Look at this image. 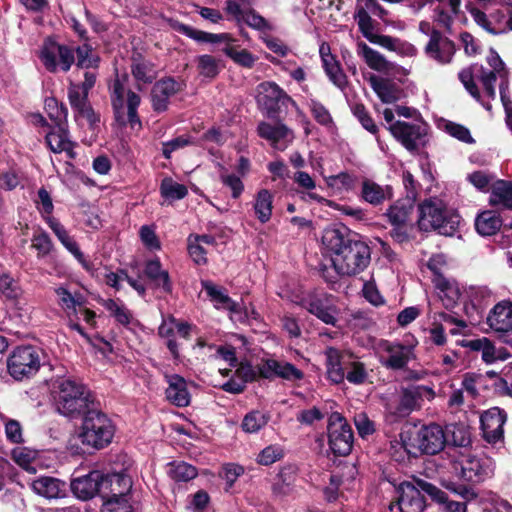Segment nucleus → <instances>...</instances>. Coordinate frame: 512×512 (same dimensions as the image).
I'll list each match as a JSON object with an SVG mask.
<instances>
[{
  "label": "nucleus",
  "mask_w": 512,
  "mask_h": 512,
  "mask_svg": "<svg viewBox=\"0 0 512 512\" xmlns=\"http://www.w3.org/2000/svg\"><path fill=\"white\" fill-rule=\"evenodd\" d=\"M487 62L492 68L491 71H488L482 65L475 64L467 69L462 70L459 73V79L469 94L478 102H480L487 110H490V104L481 98L475 83H481L485 92V96L488 99L493 100L496 97L495 82L497 77L500 78V98L502 104L507 106L509 93L508 70L506 69L504 62L498 53L493 49H490L489 51Z\"/></svg>",
  "instance_id": "1"
},
{
  "label": "nucleus",
  "mask_w": 512,
  "mask_h": 512,
  "mask_svg": "<svg viewBox=\"0 0 512 512\" xmlns=\"http://www.w3.org/2000/svg\"><path fill=\"white\" fill-rule=\"evenodd\" d=\"M322 242L331 252L332 264L341 275H356L370 263L369 246L358 239H345L339 230L326 229Z\"/></svg>",
  "instance_id": "2"
},
{
  "label": "nucleus",
  "mask_w": 512,
  "mask_h": 512,
  "mask_svg": "<svg viewBox=\"0 0 512 512\" xmlns=\"http://www.w3.org/2000/svg\"><path fill=\"white\" fill-rule=\"evenodd\" d=\"M398 499L396 503L390 504L391 512H422L425 506L423 493H426L432 500L445 505L446 512H466L464 502L449 501L444 491L433 484L421 479H414L412 482H402L397 490Z\"/></svg>",
  "instance_id": "3"
},
{
  "label": "nucleus",
  "mask_w": 512,
  "mask_h": 512,
  "mask_svg": "<svg viewBox=\"0 0 512 512\" xmlns=\"http://www.w3.org/2000/svg\"><path fill=\"white\" fill-rule=\"evenodd\" d=\"M52 395L57 411L74 417L86 413L94 405L90 390L72 377H58L53 382Z\"/></svg>",
  "instance_id": "4"
},
{
  "label": "nucleus",
  "mask_w": 512,
  "mask_h": 512,
  "mask_svg": "<svg viewBox=\"0 0 512 512\" xmlns=\"http://www.w3.org/2000/svg\"><path fill=\"white\" fill-rule=\"evenodd\" d=\"M400 440L401 447L409 455H434L444 448L446 436L440 425L432 423L401 432Z\"/></svg>",
  "instance_id": "5"
},
{
  "label": "nucleus",
  "mask_w": 512,
  "mask_h": 512,
  "mask_svg": "<svg viewBox=\"0 0 512 512\" xmlns=\"http://www.w3.org/2000/svg\"><path fill=\"white\" fill-rule=\"evenodd\" d=\"M459 224L460 215L439 199L426 200L419 207L418 226L421 230H436L439 234L452 236Z\"/></svg>",
  "instance_id": "6"
},
{
  "label": "nucleus",
  "mask_w": 512,
  "mask_h": 512,
  "mask_svg": "<svg viewBox=\"0 0 512 512\" xmlns=\"http://www.w3.org/2000/svg\"><path fill=\"white\" fill-rule=\"evenodd\" d=\"M128 76L117 75L110 85L111 102L118 123L125 125L129 123L131 128L141 127L137 109L141 98L138 94L127 88Z\"/></svg>",
  "instance_id": "7"
},
{
  "label": "nucleus",
  "mask_w": 512,
  "mask_h": 512,
  "mask_svg": "<svg viewBox=\"0 0 512 512\" xmlns=\"http://www.w3.org/2000/svg\"><path fill=\"white\" fill-rule=\"evenodd\" d=\"M114 432L112 421L92 407L85 413L78 437L84 445L101 449L111 443Z\"/></svg>",
  "instance_id": "8"
},
{
  "label": "nucleus",
  "mask_w": 512,
  "mask_h": 512,
  "mask_svg": "<svg viewBox=\"0 0 512 512\" xmlns=\"http://www.w3.org/2000/svg\"><path fill=\"white\" fill-rule=\"evenodd\" d=\"M417 344L418 341L413 336L407 337L403 342L381 339L375 343L374 352L384 367L401 370L416 359Z\"/></svg>",
  "instance_id": "9"
},
{
  "label": "nucleus",
  "mask_w": 512,
  "mask_h": 512,
  "mask_svg": "<svg viewBox=\"0 0 512 512\" xmlns=\"http://www.w3.org/2000/svg\"><path fill=\"white\" fill-rule=\"evenodd\" d=\"M455 474L465 482L478 484L493 476L495 463L484 453L460 452L453 464Z\"/></svg>",
  "instance_id": "10"
},
{
  "label": "nucleus",
  "mask_w": 512,
  "mask_h": 512,
  "mask_svg": "<svg viewBox=\"0 0 512 512\" xmlns=\"http://www.w3.org/2000/svg\"><path fill=\"white\" fill-rule=\"evenodd\" d=\"M295 303L305 308L318 319L329 325H335L337 309L334 298L324 292H308L292 299Z\"/></svg>",
  "instance_id": "11"
},
{
  "label": "nucleus",
  "mask_w": 512,
  "mask_h": 512,
  "mask_svg": "<svg viewBox=\"0 0 512 512\" xmlns=\"http://www.w3.org/2000/svg\"><path fill=\"white\" fill-rule=\"evenodd\" d=\"M327 434L329 447L335 455L346 456L351 452L353 432L340 413L334 412L329 416Z\"/></svg>",
  "instance_id": "12"
},
{
  "label": "nucleus",
  "mask_w": 512,
  "mask_h": 512,
  "mask_svg": "<svg viewBox=\"0 0 512 512\" xmlns=\"http://www.w3.org/2000/svg\"><path fill=\"white\" fill-rule=\"evenodd\" d=\"M0 293L10 317L20 320L28 317L30 312L28 301L15 279L7 274L0 276Z\"/></svg>",
  "instance_id": "13"
},
{
  "label": "nucleus",
  "mask_w": 512,
  "mask_h": 512,
  "mask_svg": "<svg viewBox=\"0 0 512 512\" xmlns=\"http://www.w3.org/2000/svg\"><path fill=\"white\" fill-rule=\"evenodd\" d=\"M40 364L39 351L32 346L16 348L7 362L8 371L16 380H22L35 374L40 368Z\"/></svg>",
  "instance_id": "14"
},
{
  "label": "nucleus",
  "mask_w": 512,
  "mask_h": 512,
  "mask_svg": "<svg viewBox=\"0 0 512 512\" xmlns=\"http://www.w3.org/2000/svg\"><path fill=\"white\" fill-rule=\"evenodd\" d=\"M39 58L44 67L50 72L62 70L67 72L75 61L73 49L60 45L47 38L39 52Z\"/></svg>",
  "instance_id": "15"
},
{
  "label": "nucleus",
  "mask_w": 512,
  "mask_h": 512,
  "mask_svg": "<svg viewBox=\"0 0 512 512\" xmlns=\"http://www.w3.org/2000/svg\"><path fill=\"white\" fill-rule=\"evenodd\" d=\"M413 210V200L407 197L396 201L385 213L388 221L394 227L392 236L398 242H402L407 238L406 227L410 222Z\"/></svg>",
  "instance_id": "16"
},
{
  "label": "nucleus",
  "mask_w": 512,
  "mask_h": 512,
  "mask_svg": "<svg viewBox=\"0 0 512 512\" xmlns=\"http://www.w3.org/2000/svg\"><path fill=\"white\" fill-rule=\"evenodd\" d=\"M257 103L267 112H274L294 101L274 82H263L257 87Z\"/></svg>",
  "instance_id": "17"
},
{
  "label": "nucleus",
  "mask_w": 512,
  "mask_h": 512,
  "mask_svg": "<svg viewBox=\"0 0 512 512\" xmlns=\"http://www.w3.org/2000/svg\"><path fill=\"white\" fill-rule=\"evenodd\" d=\"M388 130L409 151L416 150L426 135L425 125L403 121H396L388 126Z\"/></svg>",
  "instance_id": "18"
},
{
  "label": "nucleus",
  "mask_w": 512,
  "mask_h": 512,
  "mask_svg": "<svg viewBox=\"0 0 512 512\" xmlns=\"http://www.w3.org/2000/svg\"><path fill=\"white\" fill-rule=\"evenodd\" d=\"M132 488V480L125 473L102 474L101 498L103 501L110 498L127 499Z\"/></svg>",
  "instance_id": "19"
},
{
  "label": "nucleus",
  "mask_w": 512,
  "mask_h": 512,
  "mask_svg": "<svg viewBox=\"0 0 512 512\" xmlns=\"http://www.w3.org/2000/svg\"><path fill=\"white\" fill-rule=\"evenodd\" d=\"M46 223L54 232L60 243L74 256L85 271H93L92 262L88 261L76 240L69 235L65 227L54 217H47Z\"/></svg>",
  "instance_id": "20"
},
{
  "label": "nucleus",
  "mask_w": 512,
  "mask_h": 512,
  "mask_svg": "<svg viewBox=\"0 0 512 512\" xmlns=\"http://www.w3.org/2000/svg\"><path fill=\"white\" fill-rule=\"evenodd\" d=\"M505 421L506 414L498 407L490 408L481 415V429L487 442L495 443L503 437Z\"/></svg>",
  "instance_id": "21"
},
{
  "label": "nucleus",
  "mask_w": 512,
  "mask_h": 512,
  "mask_svg": "<svg viewBox=\"0 0 512 512\" xmlns=\"http://www.w3.org/2000/svg\"><path fill=\"white\" fill-rule=\"evenodd\" d=\"M424 50L428 58L440 64L449 63L455 53L453 42L444 37L440 32L432 34Z\"/></svg>",
  "instance_id": "22"
},
{
  "label": "nucleus",
  "mask_w": 512,
  "mask_h": 512,
  "mask_svg": "<svg viewBox=\"0 0 512 512\" xmlns=\"http://www.w3.org/2000/svg\"><path fill=\"white\" fill-rule=\"evenodd\" d=\"M258 134L270 142L276 150L283 151L293 141V132L284 124L272 125L262 122L258 125Z\"/></svg>",
  "instance_id": "23"
},
{
  "label": "nucleus",
  "mask_w": 512,
  "mask_h": 512,
  "mask_svg": "<svg viewBox=\"0 0 512 512\" xmlns=\"http://www.w3.org/2000/svg\"><path fill=\"white\" fill-rule=\"evenodd\" d=\"M434 395L431 388L418 385L406 388L400 397L397 407V416L404 417L418 409L424 397L432 398Z\"/></svg>",
  "instance_id": "24"
},
{
  "label": "nucleus",
  "mask_w": 512,
  "mask_h": 512,
  "mask_svg": "<svg viewBox=\"0 0 512 512\" xmlns=\"http://www.w3.org/2000/svg\"><path fill=\"white\" fill-rule=\"evenodd\" d=\"M165 381L167 383L166 399L177 407L188 406L191 402V394L186 380L178 374H166Z\"/></svg>",
  "instance_id": "25"
},
{
  "label": "nucleus",
  "mask_w": 512,
  "mask_h": 512,
  "mask_svg": "<svg viewBox=\"0 0 512 512\" xmlns=\"http://www.w3.org/2000/svg\"><path fill=\"white\" fill-rule=\"evenodd\" d=\"M101 480L102 473L100 471H91L87 475L73 479L71 489L75 496L82 500L91 499L95 495L101 497Z\"/></svg>",
  "instance_id": "26"
},
{
  "label": "nucleus",
  "mask_w": 512,
  "mask_h": 512,
  "mask_svg": "<svg viewBox=\"0 0 512 512\" xmlns=\"http://www.w3.org/2000/svg\"><path fill=\"white\" fill-rule=\"evenodd\" d=\"M356 474L355 466H345L341 475H331L330 483L325 488V495L329 501L335 500L339 494L343 492L354 490L356 488Z\"/></svg>",
  "instance_id": "27"
},
{
  "label": "nucleus",
  "mask_w": 512,
  "mask_h": 512,
  "mask_svg": "<svg viewBox=\"0 0 512 512\" xmlns=\"http://www.w3.org/2000/svg\"><path fill=\"white\" fill-rule=\"evenodd\" d=\"M469 13L473 20L484 30L491 34H503L507 32V14L503 10H497L489 17L476 7H470Z\"/></svg>",
  "instance_id": "28"
},
{
  "label": "nucleus",
  "mask_w": 512,
  "mask_h": 512,
  "mask_svg": "<svg viewBox=\"0 0 512 512\" xmlns=\"http://www.w3.org/2000/svg\"><path fill=\"white\" fill-rule=\"evenodd\" d=\"M88 93L83 90L79 84H70L68 89V98L70 105L76 112V116L85 119L90 125L99 121L87 101Z\"/></svg>",
  "instance_id": "29"
},
{
  "label": "nucleus",
  "mask_w": 512,
  "mask_h": 512,
  "mask_svg": "<svg viewBox=\"0 0 512 512\" xmlns=\"http://www.w3.org/2000/svg\"><path fill=\"white\" fill-rule=\"evenodd\" d=\"M487 325L496 332L512 331V301L502 300L489 311Z\"/></svg>",
  "instance_id": "30"
},
{
  "label": "nucleus",
  "mask_w": 512,
  "mask_h": 512,
  "mask_svg": "<svg viewBox=\"0 0 512 512\" xmlns=\"http://www.w3.org/2000/svg\"><path fill=\"white\" fill-rule=\"evenodd\" d=\"M259 373L264 378L279 376L290 381L300 380L303 377L302 371L297 369L294 365L273 359L267 360L263 363L259 368Z\"/></svg>",
  "instance_id": "31"
},
{
  "label": "nucleus",
  "mask_w": 512,
  "mask_h": 512,
  "mask_svg": "<svg viewBox=\"0 0 512 512\" xmlns=\"http://www.w3.org/2000/svg\"><path fill=\"white\" fill-rule=\"evenodd\" d=\"M55 293L58 297V304L65 311L67 317L69 318L70 328L77 331L78 333H80L83 337L87 338V335L84 333L80 324L77 322H73V314H75L77 308L83 302L82 296L81 295H73L65 287L57 288L55 290Z\"/></svg>",
  "instance_id": "32"
},
{
  "label": "nucleus",
  "mask_w": 512,
  "mask_h": 512,
  "mask_svg": "<svg viewBox=\"0 0 512 512\" xmlns=\"http://www.w3.org/2000/svg\"><path fill=\"white\" fill-rule=\"evenodd\" d=\"M369 82L372 89L383 103H394L402 96V89L399 84L390 79L371 75Z\"/></svg>",
  "instance_id": "33"
},
{
  "label": "nucleus",
  "mask_w": 512,
  "mask_h": 512,
  "mask_svg": "<svg viewBox=\"0 0 512 512\" xmlns=\"http://www.w3.org/2000/svg\"><path fill=\"white\" fill-rule=\"evenodd\" d=\"M46 143L54 153L65 152L69 158H74V143L69 139L68 131L62 124H57L46 135Z\"/></svg>",
  "instance_id": "34"
},
{
  "label": "nucleus",
  "mask_w": 512,
  "mask_h": 512,
  "mask_svg": "<svg viewBox=\"0 0 512 512\" xmlns=\"http://www.w3.org/2000/svg\"><path fill=\"white\" fill-rule=\"evenodd\" d=\"M180 85L173 78H165L156 82L152 89V103L157 111H164L167 108L169 98L176 94Z\"/></svg>",
  "instance_id": "35"
},
{
  "label": "nucleus",
  "mask_w": 512,
  "mask_h": 512,
  "mask_svg": "<svg viewBox=\"0 0 512 512\" xmlns=\"http://www.w3.org/2000/svg\"><path fill=\"white\" fill-rule=\"evenodd\" d=\"M32 490L47 499L61 498L66 493V483L49 476L39 477L32 481Z\"/></svg>",
  "instance_id": "36"
},
{
  "label": "nucleus",
  "mask_w": 512,
  "mask_h": 512,
  "mask_svg": "<svg viewBox=\"0 0 512 512\" xmlns=\"http://www.w3.org/2000/svg\"><path fill=\"white\" fill-rule=\"evenodd\" d=\"M325 357L328 378L335 384L343 382L346 371L344 362H348V356L341 355L337 349L329 347L325 351Z\"/></svg>",
  "instance_id": "37"
},
{
  "label": "nucleus",
  "mask_w": 512,
  "mask_h": 512,
  "mask_svg": "<svg viewBox=\"0 0 512 512\" xmlns=\"http://www.w3.org/2000/svg\"><path fill=\"white\" fill-rule=\"evenodd\" d=\"M131 61V73L138 85L151 83L157 77L156 68L150 60L135 54Z\"/></svg>",
  "instance_id": "38"
},
{
  "label": "nucleus",
  "mask_w": 512,
  "mask_h": 512,
  "mask_svg": "<svg viewBox=\"0 0 512 512\" xmlns=\"http://www.w3.org/2000/svg\"><path fill=\"white\" fill-rule=\"evenodd\" d=\"M12 458L17 465L29 473H36L43 466L40 453L28 447H16L12 450Z\"/></svg>",
  "instance_id": "39"
},
{
  "label": "nucleus",
  "mask_w": 512,
  "mask_h": 512,
  "mask_svg": "<svg viewBox=\"0 0 512 512\" xmlns=\"http://www.w3.org/2000/svg\"><path fill=\"white\" fill-rule=\"evenodd\" d=\"M357 53L372 70L388 73L392 69V64L387 61L382 54L372 49L364 42L357 44Z\"/></svg>",
  "instance_id": "40"
},
{
  "label": "nucleus",
  "mask_w": 512,
  "mask_h": 512,
  "mask_svg": "<svg viewBox=\"0 0 512 512\" xmlns=\"http://www.w3.org/2000/svg\"><path fill=\"white\" fill-rule=\"evenodd\" d=\"M297 480V468L293 465L283 467L274 478L272 491L275 495L285 496L293 491Z\"/></svg>",
  "instance_id": "41"
},
{
  "label": "nucleus",
  "mask_w": 512,
  "mask_h": 512,
  "mask_svg": "<svg viewBox=\"0 0 512 512\" xmlns=\"http://www.w3.org/2000/svg\"><path fill=\"white\" fill-rule=\"evenodd\" d=\"M462 346L481 353L482 360L487 364H492L501 358L500 352L495 348L492 341L486 337L466 340Z\"/></svg>",
  "instance_id": "42"
},
{
  "label": "nucleus",
  "mask_w": 512,
  "mask_h": 512,
  "mask_svg": "<svg viewBox=\"0 0 512 512\" xmlns=\"http://www.w3.org/2000/svg\"><path fill=\"white\" fill-rule=\"evenodd\" d=\"M202 287L217 309H226L232 313L238 312V304H236L222 288L214 285L210 281H202Z\"/></svg>",
  "instance_id": "43"
},
{
  "label": "nucleus",
  "mask_w": 512,
  "mask_h": 512,
  "mask_svg": "<svg viewBox=\"0 0 512 512\" xmlns=\"http://www.w3.org/2000/svg\"><path fill=\"white\" fill-rule=\"evenodd\" d=\"M491 205L512 209V182L497 180L492 184L489 198Z\"/></svg>",
  "instance_id": "44"
},
{
  "label": "nucleus",
  "mask_w": 512,
  "mask_h": 512,
  "mask_svg": "<svg viewBox=\"0 0 512 512\" xmlns=\"http://www.w3.org/2000/svg\"><path fill=\"white\" fill-rule=\"evenodd\" d=\"M437 289L439 290V298L446 308L454 307L457 301L463 297L459 284L453 280L439 279Z\"/></svg>",
  "instance_id": "45"
},
{
  "label": "nucleus",
  "mask_w": 512,
  "mask_h": 512,
  "mask_svg": "<svg viewBox=\"0 0 512 512\" xmlns=\"http://www.w3.org/2000/svg\"><path fill=\"white\" fill-rule=\"evenodd\" d=\"M254 212L261 223H266L271 219L273 210V194L267 189H261L257 192L253 204Z\"/></svg>",
  "instance_id": "46"
},
{
  "label": "nucleus",
  "mask_w": 512,
  "mask_h": 512,
  "mask_svg": "<svg viewBox=\"0 0 512 512\" xmlns=\"http://www.w3.org/2000/svg\"><path fill=\"white\" fill-rule=\"evenodd\" d=\"M145 275L153 281L154 285L161 288L164 292L170 293L172 285L169 279V274L163 270L159 260H151L147 262L145 267Z\"/></svg>",
  "instance_id": "47"
},
{
  "label": "nucleus",
  "mask_w": 512,
  "mask_h": 512,
  "mask_svg": "<svg viewBox=\"0 0 512 512\" xmlns=\"http://www.w3.org/2000/svg\"><path fill=\"white\" fill-rule=\"evenodd\" d=\"M502 226L500 216L494 211H483L475 220V227L479 234L491 236L495 234Z\"/></svg>",
  "instance_id": "48"
},
{
  "label": "nucleus",
  "mask_w": 512,
  "mask_h": 512,
  "mask_svg": "<svg viewBox=\"0 0 512 512\" xmlns=\"http://www.w3.org/2000/svg\"><path fill=\"white\" fill-rule=\"evenodd\" d=\"M438 7L435 9V19L445 28H449L460 10L461 0H437Z\"/></svg>",
  "instance_id": "49"
},
{
  "label": "nucleus",
  "mask_w": 512,
  "mask_h": 512,
  "mask_svg": "<svg viewBox=\"0 0 512 512\" xmlns=\"http://www.w3.org/2000/svg\"><path fill=\"white\" fill-rule=\"evenodd\" d=\"M463 299L475 309H482L493 299V292L486 286H470L463 291Z\"/></svg>",
  "instance_id": "50"
},
{
  "label": "nucleus",
  "mask_w": 512,
  "mask_h": 512,
  "mask_svg": "<svg viewBox=\"0 0 512 512\" xmlns=\"http://www.w3.org/2000/svg\"><path fill=\"white\" fill-rule=\"evenodd\" d=\"M362 197L368 203L378 205L391 197V191L388 186L382 187L373 181L365 180L362 184Z\"/></svg>",
  "instance_id": "51"
},
{
  "label": "nucleus",
  "mask_w": 512,
  "mask_h": 512,
  "mask_svg": "<svg viewBox=\"0 0 512 512\" xmlns=\"http://www.w3.org/2000/svg\"><path fill=\"white\" fill-rule=\"evenodd\" d=\"M93 271H87L91 277L95 278L99 282H103L115 289H120L121 283L124 281L125 272L114 273L110 271L107 267H95L92 263Z\"/></svg>",
  "instance_id": "52"
},
{
  "label": "nucleus",
  "mask_w": 512,
  "mask_h": 512,
  "mask_svg": "<svg viewBox=\"0 0 512 512\" xmlns=\"http://www.w3.org/2000/svg\"><path fill=\"white\" fill-rule=\"evenodd\" d=\"M269 421V416L259 410L247 413L242 421L241 427L244 432L253 434L264 428Z\"/></svg>",
  "instance_id": "53"
},
{
  "label": "nucleus",
  "mask_w": 512,
  "mask_h": 512,
  "mask_svg": "<svg viewBox=\"0 0 512 512\" xmlns=\"http://www.w3.org/2000/svg\"><path fill=\"white\" fill-rule=\"evenodd\" d=\"M369 42L377 44L387 50L395 51L399 53H410L414 50L413 46L402 42L397 38H393L388 35L375 34Z\"/></svg>",
  "instance_id": "54"
},
{
  "label": "nucleus",
  "mask_w": 512,
  "mask_h": 512,
  "mask_svg": "<svg viewBox=\"0 0 512 512\" xmlns=\"http://www.w3.org/2000/svg\"><path fill=\"white\" fill-rule=\"evenodd\" d=\"M161 196L169 201H175L183 199L187 193V188L170 177H166L162 180L160 185Z\"/></svg>",
  "instance_id": "55"
},
{
  "label": "nucleus",
  "mask_w": 512,
  "mask_h": 512,
  "mask_svg": "<svg viewBox=\"0 0 512 512\" xmlns=\"http://www.w3.org/2000/svg\"><path fill=\"white\" fill-rule=\"evenodd\" d=\"M223 52L236 64L244 68H252L257 61V57L250 53L248 50L238 49L232 44L226 45L223 49Z\"/></svg>",
  "instance_id": "56"
},
{
  "label": "nucleus",
  "mask_w": 512,
  "mask_h": 512,
  "mask_svg": "<svg viewBox=\"0 0 512 512\" xmlns=\"http://www.w3.org/2000/svg\"><path fill=\"white\" fill-rule=\"evenodd\" d=\"M323 68L335 86L343 89L346 86V76L333 55L322 59Z\"/></svg>",
  "instance_id": "57"
},
{
  "label": "nucleus",
  "mask_w": 512,
  "mask_h": 512,
  "mask_svg": "<svg viewBox=\"0 0 512 512\" xmlns=\"http://www.w3.org/2000/svg\"><path fill=\"white\" fill-rule=\"evenodd\" d=\"M176 319L172 316L163 319L159 326L158 333L162 338H167V348L174 358H178L179 351L176 341L173 339L175 333Z\"/></svg>",
  "instance_id": "58"
},
{
  "label": "nucleus",
  "mask_w": 512,
  "mask_h": 512,
  "mask_svg": "<svg viewBox=\"0 0 512 512\" xmlns=\"http://www.w3.org/2000/svg\"><path fill=\"white\" fill-rule=\"evenodd\" d=\"M345 365V378L352 384H362L366 377V369L364 364L355 360L351 355H348V362H344Z\"/></svg>",
  "instance_id": "59"
},
{
  "label": "nucleus",
  "mask_w": 512,
  "mask_h": 512,
  "mask_svg": "<svg viewBox=\"0 0 512 512\" xmlns=\"http://www.w3.org/2000/svg\"><path fill=\"white\" fill-rule=\"evenodd\" d=\"M238 24L245 23L249 27L259 31L271 30L272 26L261 15L257 14L254 10H242L241 17L234 19Z\"/></svg>",
  "instance_id": "60"
},
{
  "label": "nucleus",
  "mask_w": 512,
  "mask_h": 512,
  "mask_svg": "<svg viewBox=\"0 0 512 512\" xmlns=\"http://www.w3.org/2000/svg\"><path fill=\"white\" fill-rule=\"evenodd\" d=\"M354 19L362 35L369 41L376 33H374L373 20L366 7L357 6Z\"/></svg>",
  "instance_id": "61"
},
{
  "label": "nucleus",
  "mask_w": 512,
  "mask_h": 512,
  "mask_svg": "<svg viewBox=\"0 0 512 512\" xmlns=\"http://www.w3.org/2000/svg\"><path fill=\"white\" fill-rule=\"evenodd\" d=\"M103 306L120 324L126 326L131 323L132 314L122 303L108 299L103 302Z\"/></svg>",
  "instance_id": "62"
},
{
  "label": "nucleus",
  "mask_w": 512,
  "mask_h": 512,
  "mask_svg": "<svg viewBox=\"0 0 512 512\" xmlns=\"http://www.w3.org/2000/svg\"><path fill=\"white\" fill-rule=\"evenodd\" d=\"M197 69L201 76L212 79L219 73V61L211 55H201L197 58Z\"/></svg>",
  "instance_id": "63"
},
{
  "label": "nucleus",
  "mask_w": 512,
  "mask_h": 512,
  "mask_svg": "<svg viewBox=\"0 0 512 512\" xmlns=\"http://www.w3.org/2000/svg\"><path fill=\"white\" fill-rule=\"evenodd\" d=\"M283 456V448L278 444H272L259 452L256 457V462L260 465L269 466L282 459Z\"/></svg>",
  "instance_id": "64"
}]
</instances>
